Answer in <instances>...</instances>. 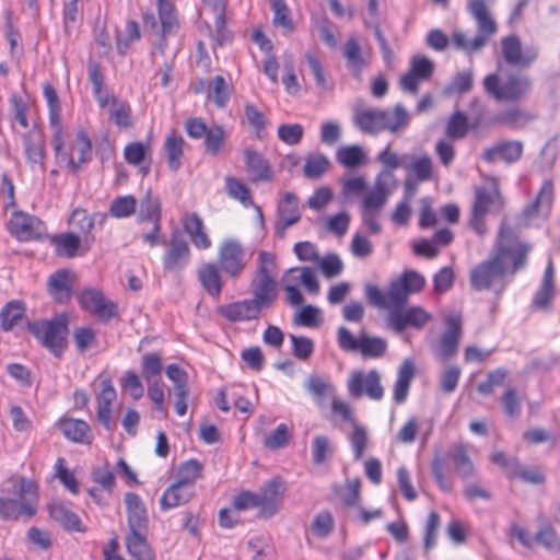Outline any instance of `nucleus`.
Masks as SVG:
<instances>
[{
	"instance_id": "obj_47",
	"label": "nucleus",
	"mask_w": 560,
	"mask_h": 560,
	"mask_svg": "<svg viewBox=\"0 0 560 560\" xmlns=\"http://www.w3.org/2000/svg\"><path fill=\"white\" fill-rule=\"evenodd\" d=\"M224 187L230 198L237 200L245 208L255 207L250 189L243 180L233 176H226ZM256 209L261 214L260 208L256 206Z\"/></svg>"
},
{
	"instance_id": "obj_24",
	"label": "nucleus",
	"mask_w": 560,
	"mask_h": 560,
	"mask_svg": "<svg viewBox=\"0 0 560 560\" xmlns=\"http://www.w3.org/2000/svg\"><path fill=\"white\" fill-rule=\"evenodd\" d=\"M446 329L440 336L435 354L441 360H450L458 352V347L463 334L462 317L458 314L448 316L445 320Z\"/></svg>"
},
{
	"instance_id": "obj_42",
	"label": "nucleus",
	"mask_w": 560,
	"mask_h": 560,
	"mask_svg": "<svg viewBox=\"0 0 560 560\" xmlns=\"http://www.w3.org/2000/svg\"><path fill=\"white\" fill-rule=\"evenodd\" d=\"M415 376V366L411 361L406 360L398 369L397 378L393 388V398L396 404H402L408 397L411 381Z\"/></svg>"
},
{
	"instance_id": "obj_17",
	"label": "nucleus",
	"mask_w": 560,
	"mask_h": 560,
	"mask_svg": "<svg viewBox=\"0 0 560 560\" xmlns=\"http://www.w3.org/2000/svg\"><path fill=\"white\" fill-rule=\"evenodd\" d=\"M7 230L12 237L20 242L40 240L46 233V225L36 215L22 210H15L7 223Z\"/></svg>"
},
{
	"instance_id": "obj_5",
	"label": "nucleus",
	"mask_w": 560,
	"mask_h": 560,
	"mask_svg": "<svg viewBox=\"0 0 560 560\" xmlns=\"http://www.w3.org/2000/svg\"><path fill=\"white\" fill-rule=\"evenodd\" d=\"M355 126L365 133L377 135L383 131L397 133L410 121V115L402 104H396L392 110L378 108L358 109L353 117Z\"/></svg>"
},
{
	"instance_id": "obj_9",
	"label": "nucleus",
	"mask_w": 560,
	"mask_h": 560,
	"mask_svg": "<svg viewBox=\"0 0 560 560\" xmlns=\"http://www.w3.org/2000/svg\"><path fill=\"white\" fill-rule=\"evenodd\" d=\"M529 77L509 73L504 79L498 72L487 74L482 80L485 92L499 103H516L524 100L532 90Z\"/></svg>"
},
{
	"instance_id": "obj_44",
	"label": "nucleus",
	"mask_w": 560,
	"mask_h": 560,
	"mask_svg": "<svg viewBox=\"0 0 560 560\" xmlns=\"http://www.w3.org/2000/svg\"><path fill=\"white\" fill-rule=\"evenodd\" d=\"M278 217L282 230H285L300 221L301 214L299 210V200L295 194H284L278 206Z\"/></svg>"
},
{
	"instance_id": "obj_16",
	"label": "nucleus",
	"mask_w": 560,
	"mask_h": 560,
	"mask_svg": "<svg viewBox=\"0 0 560 560\" xmlns=\"http://www.w3.org/2000/svg\"><path fill=\"white\" fill-rule=\"evenodd\" d=\"M95 382L100 389L95 394V417L107 432L115 431L117 423L113 418V405L117 399V392L109 375H98Z\"/></svg>"
},
{
	"instance_id": "obj_59",
	"label": "nucleus",
	"mask_w": 560,
	"mask_h": 560,
	"mask_svg": "<svg viewBox=\"0 0 560 560\" xmlns=\"http://www.w3.org/2000/svg\"><path fill=\"white\" fill-rule=\"evenodd\" d=\"M289 278L298 279V284L301 283L305 290L311 294H317L319 291V283L314 270L310 267H292L285 271Z\"/></svg>"
},
{
	"instance_id": "obj_52",
	"label": "nucleus",
	"mask_w": 560,
	"mask_h": 560,
	"mask_svg": "<svg viewBox=\"0 0 560 560\" xmlns=\"http://www.w3.org/2000/svg\"><path fill=\"white\" fill-rule=\"evenodd\" d=\"M228 139V132L222 125H212L203 137V145L206 151L218 156L224 151Z\"/></svg>"
},
{
	"instance_id": "obj_26",
	"label": "nucleus",
	"mask_w": 560,
	"mask_h": 560,
	"mask_svg": "<svg viewBox=\"0 0 560 560\" xmlns=\"http://www.w3.org/2000/svg\"><path fill=\"white\" fill-rule=\"evenodd\" d=\"M180 224L196 249L208 250L212 247V240L203 219L197 212H185L180 218Z\"/></svg>"
},
{
	"instance_id": "obj_38",
	"label": "nucleus",
	"mask_w": 560,
	"mask_h": 560,
	"mask_svg": "<svg viewBox=\"0 0 560 560\" xmlns=\"http://www.w3.org/2000/svg\"><path fill=\"white\" fill-rule=\"evenodd\" d=\"M197 278L202 289L212 298L219 299L223 290L221 268L212 262L203 264L197 271Z\"/></svg>"
},
{
	"instance_id": "obj_10",
	"label": "nucleus",
	"mask_w": 560,
	"mask_h": 560,
	"mask_svg": "<svg viewBox=\"0 0 560 560\" xmlns=\"http://www.w3.org/2000/svg\"><path fill=\"white\" fill-rule=\"evenodd\" d=\"M30 330L43 347L59 358L68 346L69 315L60 313L51 319L37 320L30 325Z\"/></svg>"
},
{
	"instance_id": "obj_11",
	"label": "nucleus",
	"mask_w": 560,
	"mask_h": 560,
	"mask_svg": "<svg viewBox=\"0 0 560 560\" xmlns=\"http://www.w3.org/2000/svg\"><path fill=\"white\" fill-rule=\"evenodd\" d=\"M250 258L245 245L235 237H225L218 245V266L232 279H238L244 273Z\"/></svg>"
},
{
	"instance_id": "obj_56",
	"label": "nucleus",
	"mask_w": 560,
	"mask_h": 560,
	"mask_svg": "<svg viewBox=\"0 0 560 560\" xmlns=\"http://www.w3.org/2000/svg\"><path fill=\"white\" fill-rule=\"evenodd\" d=\"M272 11V24L283 28L287 33H293L295 25L291 16V10L285 0H268Z\"/></svg>"
},
{
	"instance_id": "obj_53",
	"label": "nucleus",
	"mask_w": 560,
	"mask_h": 560,
	"mask_svg": "<svg viewBox=\"0 0 560 560\" xmlns=\"http://www.w3.org/2000/svg\"><path fill=\"white\" fill-rule=\"evenodd\" d=\"M304 161L303 174L310 179L322 177L330 167L329 159L320 152L306 154Z\"/></svg>"
},
{
	"instance_id": "obj_4",
	"label": "nucleus",
	"mask_w": 560,
	"mask_h": 560,
	"mask_svg": "<svg viewBox=\"0 0 560 560\" xmlns=\"http://www.w3.org/2000/svg\"><path fill=\"white\" fill-rule=\"evenodd\" d=\"M9 481L18 499L0 497V518L18 520L20 516H34L39 501L37 481L24 476H12Z\"/></svg>"
},
{
	"instance_id": "obj_37",
	"label": "nucleus",
	"mask_w": 560,
	"mask_h": 560,
	"mask_svg": "<svg viewBox=\"0 0 560 560\" xmlns=\"http://www.w3.org/2000/svg\"><path fill=\"white\" fill-rule=\"evenodd\" d=\"M49 516L68 532L84 533L85 526L81 518L63 502L55 501L48 504Z\"/></svg>"
},
{
	"instance_id": "obj_41",
	"label": "nucleus",
	"mask_w": 560,
	"mask_h": 560,
	"mask_svg": "<svg viewBox=\"0 0 560 560\" xmlns=\"http://www.w3.org/2000/svg\"><path fill=\"white\" fill-rule=\"evenodd\" d=\"M185 144L184 138L176 131L170 132L164 140L163 149L167 166L173 172L178 171L182 166Z\"/></svg>"
},
{
	"instance_id": "obj_2",
	"label": "nucleus",
	"mask_w": 560,
	"mask_h": 560,
	"mask_svg": "<svg viewBox=\"0 0 560 560\" xmlns=\"http://www.w3.org/2000/svg\"><path fill=\"white\" fill-rule=\"evenodd\" d=\"M530 249V245L522 241L513 229L503 222L500 225L491 255L509 278H513L527 267Z\"/></svg>"
},
{
	"instance_id": "obj_18",
	"label": "nucleus",
	"mask_w": 560,
	"mask_h": 560,
	"mask_svg": "<svg viewBox=\"0 0 560 560\" xmlns=\"http://www.w3.org/2000/svg\"><path fill=\"white\" fill-rule=\"evenodd\" d=\"M156 12L161 26L156 31L159 38L154 43V51L164 55L167 47L166 37L177 34L180 22L174 0H156Z\"/></svg>"
},
{
	"instance_id": "obj_35",
	"label": "nucleus",
	"mask_w": 560,
	"mask_h": 560,
	"mask_svg": "<svg viewBox=\"0 0 560 560\" xmlns=\"http://www.w3.org/2000/svg\"><path fill=\"white\" fill-rule=\"evenodd\" d=\"M468 10L477 23V36H483L487 43L488 38L498 32L497 22L487 7V0H468Z\"/></svg>"
},
{
	"instance_id": "obj_43",
	"label": "nucleus",
	"mask_w": 560,
	"mask_h": 560,
	"mask_svg": "<svg viewBox=\"0 0 560 560\" xmlns=\"http://www.w3.org/2000/svg\"><path fill=\"white\" fill-rule=\"evenodd\" d=\"M450 457L459 478L468 479L476 475V466L469 456L468 447L464 443L456 444Z\"/></svg>"
},
{
	"instance_id": "obj_6",
	"label": "nucleus",
	"mask_w": 560,
	"mask_h": 560,
	"mask_svg": "<svg viewBox=\"0 0 560 560\" xmlns=\"http://www.w3.org/2000/svg\"><path fill=\"white\" fill-rule=\"evenodd\" d=\"M277 275L276 255L265 250L260 252L258 267L250 281V299L261 310L272 306L278 299Z\"/></svg>"
},
{
	"instance_id": "obj_15",
	"label": "nucleus",
	"mask_w": 560,
	"mask_h": 560,
	"mask_svg": "<svg viewBox=\"0 0 560 560\" xmlns=\"http://www.w3.org/2000/svg\"><path fill=\"white\" fill-rule=\"evenodd\" d=\"M347 390L352 398L365 396L374 401L382 400L385 387L382 384L381 372L376 369L352 371L347 381Z\"/></svg>"
},
{
	"instance_id": "obj_8",
	"label": "nucleus",
	"mask_w": 560,
	"mask_h": 560,
	"mask_svg": "<svg viewBox=\"0 0 560 560\" xmlns=\"http://www.w3.org/2000/svg\"><path fill=\"white\" fill-rule=\"evenodd\" d=\"M389 180L390 175L387 173H378L373 187L369 189L362 198L360 207L361 219L370 234H378L381 232L378 218L388 198L396 188V186L389 184Z\"/></svg>"
},
{
	"instance_id": "obj_27",
	"label": "nucleus",
	"mask_w": 560,
	"mask_h": 560,
	"mask_svg": "<svg viewBox=\"0 0 560 560\" xmlns=\"http://www.w3.org/2000/svg\"><path fill=\"white\" fill-rule=\"evenodd\" d=\"M261 308L249 299L220 305L217 313L231 323H244L257 320L260 317Z\"/></svg>"
},
{
	"instance_id": "obj_3",
	"label": "nucleus",
	"mask_w": 560,
	"mask_h": 560,
	"mask_svg": "<svg viewBox=\"0 0 560 560\" xmlns=\"http://www.w3.org/2000/svg\"><path fill=\"white\" fill-rule=\"evenodd\" d=\"M51 148L56 164L73 175L93 160L92 140L84 128H79L71 140H67L65 135Z\"/></svg>"
},
{
	"instance_id": "obj_45",
	"label": "nucleus",
	"mask_w": 560,
	"mask_h": 560,
	"mask_svg": "<svg viewBox=\"0 0 560 560\" xmlns=\"http://www.w3.org/2000/svg\"><path fill=\"white\" fill-rule=\"evenodd\" d=\"M555 199V185L552 179L547 178L542 182L535 200L527 205L524 209L526 215H534L541 209L550 213Z\"/></svg>"
},
{
	"instance_id": "obj_34",
	"label": "nucleus",
	"mask_w": 560,
	"mask_h": 560,
	"mask_svg": "<svg viewBox=\"0 0 560 560\" xmlns=\"http://www.w3.org/2000/svg\"><path fill=\"white\" fill-rule=\"evenodd\" d=\"M57 427L71 442L90 445L94 440L90 424L82 419L63 417L59 419Z\"/></svg>"
},
{
	"instance_id": "obj_61",
	"label": "nucleus",
	"mask_w": 560,
	"mask_h": 560,
	"mask_svg": "<svg viewBox=\"0 0 560 560\" xmlns=\"http://www.w3.org/2000/svg\"><path fill=\"white\" fill-rule=\"evenodd\" d=\"M312 460L315 465H323L334 454L330 439L325 434L315 435L311 444Z\"/></svg>"
},
{
	"instance_id": "obj_25",
	"label": "nucleus",
	"mask_w": 560,
	"mask_h": 560,
	"mask_svg": "<svg viewBox=\"0 0 560 560\" xmlns=\"http://www.w3.org/2000/svg\"><path fill=\"white\" fill-rule=\"evenodd\" d=\"M500 48L502 58L508 65L522 69L528 68L538 57L536 48L523 49L520 37L514 34L501 38Z\"/></svg>"
},
{
	"instance_id": "obj_32",
	"label": "nucleus",
	"mask_w": 560,
	"mask_h": 560,
	"mask_svg": "<svg viewBox=\"0 0 560 560\" xmlns=\"http://www.w3.org/2000/svg\"><path fill=\"white\" fill-rule=\"evenodd\" d=\"M556 288H555V270L553 264L549 260L541 279V283L538 290L535 292L532 302L530 308L533 311H547L552 306V301L555 299Z\"/></svg>"
},
{
	"instance_id": "obj_62",
	"label": "nucleus",
	"mask_w": 560,
	"mask_h": 560,
	"mask_svg": "<svg viewBox=\"0 0 560 560\" xmlns=\"http://www.w3.org/2000/svg\"><path fill=\"white\" fill-rule=\"evenodd\" d=\"M387 350V342L381 337H370L365 335L360 336V343L358 351L365 358L377 359L382 358Z\"/></svg>"
},
{
	"instance_id": "obj_31",
	"label": "nucleus",
	"mask_w": 560,
	"mask_h": 560,
	"mask_svg": "<svg viewBox=\"0 0 560 560\" xmlns=\"http://www.w3.org/2000/svg\"><path fill=\"white\" fill-rule=\"evenodd\" d=\"M124 501L130 532H147L149 524L148 511L141 497L135 492H127Z\"/></svg>"
},
{
	"instance_id": "obj_55",
	"label": "nucleus",
	"mask_w": 560,
	"mask_h": 560,
	"mask_svg": "<svg viewBox=\"0 0 560 560\" xmlns=\"http://www.w3.org/2000/svg\"><path fill=\"white\" fill-rule=\"evenodd\" d=\"M141 375L145 382L161 380L163 358L160 352H147L140 361Z\"/></svg>"
},
{
	"instance_id": "obj_40",
	"label": "nucleus",
	"mask_w": 560,
	"mask_h": 560,
	"mask_svg": "<svg viewBox=\"0 0 560 560\" xmlns=\"http://www.w3.org/2000/svg\"><path fill=\"white\" fill-rule=\"evenodd\" d=\"M24 153L32 166L45 168L46 151L45 141L39 133H25L23 137Z\"/></svg>"
},
{
	"instance_id": "obj_50",
	"label": "nucleus",
	"mask_w": 560,
	"mask_h": 560,
	"mask_svg": "<svg viewBox=\"0 0 560 560\" xmlns=\"http://www.w3.org/2000/svg\"><path fill=\"white\" fill-rule=\"evenodd\" d=\"M162 219L161 202L158 197L148 192L140 201L137 214L138 223H159Z\"/></svg>"
},
{
	"instance_id": "obj_14",
	"label": "nucleus",
	"mask_w": 560,
	"mask_h": 560,
	"mask_svg": "<svg viewBox=\"0 0 560 560\" xmlns=\"http://www.w3.org/2000/svg\"><path fill=\"white\" fill-rule=\"evenodd\" d=\"M78 304L102 323H108L119 316L117 302L108 299L101 289L84 288L77 294Z\"/></svg>"
},
{
	"instance_id": "obj_46",
	"label": "nucleus",
	"mask_w": 560,
	"mask_h": 560,
	"mask_svg": "<svg viewBox=\"0 0 560 560\" xmlns=\"http://www.w3.org/2000/svg\"><path fill=\"white\" fill-rule=\"evenodd\" d=\"M336 160L346 168H355L368 163V154L359 144L342 145L336 151Z\"/></svg>"
},
{
	"instance_id": "obj_39",
	"label": "nucleus",
	"mask_w": 560,
	"mask_h": 560,
	"mask_svg": "<svg viewBox=\"0 0 560 560\" xmlns=\"http://www.w3.org/2000/svg\"><path fill=\"white\" fill-rule=\"evenodd\" d=\"M195 495V490L174 481L160 498L161 511H167L188 503Z\"/></svg>"
},
{
	"instance_id": "obj_12",
	"label": "nucleus",
	"mask_w": 560,
	"mask_h": 560,
	"mask_svg": "<svg viewBox=\"0 0 560 560\" xmlns=\"http://www.w3.org/2000/svg\"><path fill=\"white\" fill-rule=\"evenodd\" d=\"M490 256L477 264L469 275V282L475 291L493 290L495 293H502L508 284V273Z\"/></svg>"
},
{
	"instance_id": "obj_22",
	"label": "nucleus",
	"mask_w": 560,
	"mask_h": 560,
	"mask_svg": "<svg viewBox=\"0 0 560 560\" xmlns=\"http://www.w3.org/2000/svg\"><path fill=\"white\" fill-rule=\"evenodd\" d=\"M230 0H201L205 11L213 16L212 37L220 46L232 43L233 33L228 27Z\"/></svg>"
},
{
	"instance_id": "obj_63",
	"label": "nucleus",
	"mask_w": 560,
	"mask_h": 560,
	"mask_svg": "<svg viewBox=\"0 0 560 560\" xmlns=\"http://www.w3.org/2000/svg\"><path fill=\"white\" fill-rule=\"evenodd\" d=\"M244 117L246 122L254 129L258 139H264L266 136V128L268 126V118L261 113L254 104L247 103L244 105Z\"/></svg>"
},
{
	"instance_id": "obj_7",
	"label": "nucleus",
	"mask_w": 560,
	"mask_h": 560,
	"mask_svg": "<svg viewBox=\"0 0 560 560\" xmlns=\"http://www.w3.org/2000/svg\"><path fill=\"white\" fill-rule=\"evenodd\" d=\"M504 206V197L497 179H490V184L487 187H475L468 225L478 235H485L488 231L486 215L492 212H502Z\"/></svg>"
},
{
	"instance_id": "obj_20",
	"label": "nucleus",
	"mask_w": 560,
	"mask_h": 560,
	"mask_svg": "<svg viewBox=\"0 0 560 560\" xmlns=\"http://www.w3.org/2000/svg\"><path fill=\"white\" fill-rule=\"evenodd\" d=\"M95 243V236L80 237L74 232H62L50 237L55 254L65 258L84 256Z\"/></svg>"
},
{
	"instance_id": "obj_21",
	"label": "nucleus",
	"mask_w": 560,
	"mask_h": 560,
	"mask_svg": "<svg viewBox=\"0 0 560 560\" xmlns=\"http://www.w3.org/2000/svg\"><path fill=\"white\" fill-rule=\"evenodd\" d=\"M190 258L191 250L187 241L178 230L173 231L162 256L163 269L165 271H179L188 265Z\"/></svg>"
},
{
	"instance_id": "obj_48",
	"label": "nucleus",
	"mask_w": 560,
	"mask_h": 560,
	"mask_svg": "<svg viewBox=\"0 0 560 560\" xmlns=\"http://www.w3.org/2000/svg\"><path fill=\"white\" fill-rule=\"evenodd\" d=\"M203 477V465L195 458L180 463L176 469V480L194 490L197 480Z\"/></svg>"
},
{
	"instance_id": "obj_23",
	"label": "nucleus",
	"mask_w": 560,
	"mask_h": 560,
	"mask_svg": "<svg viewBox=\"0 0 560 560\" xmlns=\"http://www.w3.org/2000/svg\"><path fill=\"white\" fill-rule=\"evenodd\" d=\"M434 71L433 61L424 55H415L410 60L407 72L400 75V88L409 93L416 94L419 85L430 80Z\"/></svg>"
},
{
	"instance_id": "obj_1",
	"label": "nucleus",
	"mask_w": 560,
	"mask_h": 560,
	"mask_svg": "<svg viewBox=\"0 0 560 560\" xmlns=\"http://www.w3.org/2000/svg\"><path fill=\"white\" fill-rule=\"evenodd\" d=\"M427 284L423 275L413 269L404 270L392 279L386 290L366 284L365 298L372 306H405L412 294L420 293Z\"/></svg>"
},
{
	"instance_id": "obj_36",
	"label": "nucleus",
	"mask_w": 560,
	"mask_h": 560,
	"mask_svg": "<svg viewBox=\"0 0 560 560\" xmlns=\"http://www.w3.org/2000/svg\"><path fill=\"white\" fill-rule=\"evenodd\" d=\"M98 106L102 109L108 110V118L118 128H129L132 125L131 121V108L128 103L119 101L113 95L100 96Z\"/></svg>"
},
{
	"instance_id": "obj_33",
	"label": "nucleus",
	"mask_w": 560,
	"mask_h": 560,
	"mask_svg": "<svg viewBox=\"0 0 560 560\" xmlns=\"http://www.w3.org/2000/svg\"><path fill=\"white\" fill-rule=\"evenodd\" d=\"M246 172L253 183L270 182L273 177L272 168L262 153L246 148L243 152Z\"/></svg>"
},
{
	"instance_id": "obj_30",
	"label": "nucleus",
	"mask_w": 560,
	"mask_h": 560,
	"mask_svg": "<svg viewBox=\"0 0 560 560\" xmlns=\"http://www.w3.org/2000/svg\"><path fill=\"white\" fill-rule=\"evenodd\" d=\"M342 55L346 59V65L354 78L361 80L362 72L366 69L372 60L370 50H363L355 36H349L347 39Z\"/></svg>"
},
{
	"instance_id": "obj_49",
	"label": "nucleus",
	"mask_w": 560,
	"mask_h": 560,
	"mask_svg": "<svg viewBox=\"0 0 560 560\" xmlns=\"http://www.w3.org/2000/svg\"><path fill=\"white\" fill-rule=\"evenodd\" d=\"M144 533L129 532L127 535V549L135 560H154V553L147 541Z\"/></svg>"
},
{
	"instance_id": "obj_19",
	"label": "nucleus",
	"mask_w": 560,
	"mask_h": 560,
	"mask_svg": "<svg viewBox=\"0 0 560 560\" xmlns=\"http://www.w3.org/2000/svg\"><path fill=\"white\" fill-rule=\"evenodd\" d=\"M287 492V482L280 476L266 481L257 493L259 501V515L268 518L275 515L283 503Z\"/></svg>"
},
{
	"instance_id": "obj_29",
	"label": "nucleus",
	"mask_w": 560,
	"mask_h": 560,
	"mask_svg": "<svg viewBox=\"0 0 560 560\" xmlns=\"http://www.w3.org/2000/svg\"><path fill=\"white\" fill-rule=\"evenodd\" d=\"M524 144L520 140H501L491 147L483 149L481 158L487 163L502 160L506 164H513L521 160Z\"/></svg>"
},
{
	"instance_id": "obj_58",
	"label": "nucleus",
	"mask_w": 560,
	"mask_h": 560,
	"mask_svg": "<svg viewBox=\"0 0 560 560\" xmlns=\"http://www.w3.org/2000/svg\"><path fill=\"white\" fill-rule=\"evenodd\" d=\"M335 492L340 497L347 508H358L361 502V480L359 478L346 480L343 486L336 487Z\"/></svg>"
},
{
	"instance_id": "obj_54",
	"label": "nucleus",
	"mask_w": 560,
	"mask_h": 560,
	"mask_svg": "<svg viewBox=\"0 0 560 560\" xmlns=\"http://www.w3.org/2000/svg\"><path fill=\"white\" fill-rule=\"evenodd\" d=\"M470 130L467 115L462 110H455L447 119L445 135L450 140H462Z\"/></svg>"
},
{
	"instance_id": "obj_60",
	"label": "nucleus",
	"mask_w": 560,
	"mask_h": 560,
	"mask_svg": "<svg viewBox=\"0 0 560 560\" xmlns=\"http://www.w3.org/2000/svg\"><path fill=\"white\" fill-rule=\"evenodd\" d=\"M137 205L132 195L118 196L112 200L108 214L115 219L129 218L136 213Z\"/></svg>"
},
{
	"instance_id": "obj_28",
	"label": "nucleus",
	"mask_w": 560,
	"mask_h": 560,
	"mask_svg": "<svg viewBox=\"0 0 560 560\" xmlns=\"http://www.w3.org/2000/svg\"><path fill=\"white\" fill-rule=\"evenodd\" d=\"M77 276L69 269H58L47 281V290L55 302L68 304L71 301Z\"/></svg>"
},
{
	"instance_id": "obj_51",
	"label": "nucleus",
	"mask_w": 560,
	"mask_h": 560,
	"mask_svg": "<svg viewBox=\"0 0 560 560\" xmlns=\"http://www.w3.org/2000/svg\"><path fill=\"white\" fill-rule=\"evenodd\" d=\"M94 223H95L94 215H91L83 208H75L71 212L69 220H68V224L72 229L71 232H74V234H78L80 237L95 236L92 233Z\"/></svg>"
},
{
	"instance_id": "obj_13",
	"label": "nucleus",
	"mask_w": 560,
	"mask_h": 560,
	"mask_svg": "<svg viewBox=\"0 0 560 560\" xmlns=\"http://www.w3.org/2000/svg\"><path fill=\"white\" fill-rule=\"evenodd\" d=\"M374 307L387 313L388 326L396 332L407 328L422 329L432 320V315L420 305Z\"/></svg>"
},
{
	"instance_id": "obj_64",
	"label": "nucleus",
	"mask_w": 560,
	"mask_h": 560,
	"mask_svg": "<svg viewBox=\"0 0 560 560\" xmlns=\"http://www.w3.org/2000/svg\"><path fill=\"white\" fill-rule=\"evenodd\" d=\"M208 98L212 100L220 108L226 106L230 98V88L222 75H215L209 82Z\"/></svg>"
},
{
	"instance_id": "obj_57",
	"label": "nucleus",
	"mask_w": 560,
	"mask_h": 560,
	"mask_svg": "<svg viewBox=\"0 0 560 560\" xmlns=\"http://www.w3.org/2000/svg\"><path fill=\"white\" fill-rule=\"evenodd\" d=\"M151 144L141 141H132L124 148V159L132 166H140L145 160H151Z\"/></svg>"
}]
</instances>
